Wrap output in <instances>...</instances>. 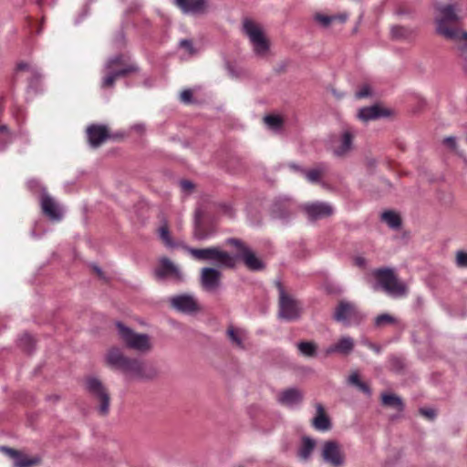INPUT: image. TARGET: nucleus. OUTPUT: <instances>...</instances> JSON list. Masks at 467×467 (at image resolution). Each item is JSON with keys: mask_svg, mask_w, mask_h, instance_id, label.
Wrapping results in <instances>:
<instances>
[{"mask_svg": "<svg viewBox=\"0 0 467 467\" xmlns=\"http://www.w3.org/2000/svg\"><path fill=\"white\" fill-rule=\"evenodd\" d=\"M436 31L446 39L458 44V48L467 66V33L456 25L461 20L460 8L456 5H440L436 6Z\"/></svg>", "mask_w": 467, "mask_h": 467, "instance_id": "1", "label": "nucleus"}, {"mask_svg": "<svg viewBox=\"0 0 467 467\" xmlns=\"http://www.w3.org/2000/svg\"><path fill=\"white\" fill-rule=\"evenodd\" d=\"M105 359L109 367L119 370L130 380L151 379L157 374L153 367L149 366L140 358L127 357L118 348H109Z\"/></svg>", "mask_w": 467, "mask_h": 467, "instance_id": "2", "label": "nucleus"}, {"mask_svg": "<svg viewBox=\"0 0 467 467\" xmlns=\"http://www.w3.org/2000/svg\"><path fill=\"white\" fill-rule=\"evenodd\" d=\"M185 250L196 260L211 262L219 267H234L235 258L229 253L221 250L219 247L192 248L186 246Z\"/></svg>", "mask_w": 467, "mask_h": 467, "instance_id": "3", "label": "nucleus"}, {"mask_svg": "<svg viewBox=\"0 0 467 467\" xmlns=\"http://www.w3.org/2000/svg\"><path fill=\"white\" fill-rule=\"evenodd\" d=\"M116 327L118 336L126 348L138 353H148L152 349V343L149 335L136 333L121 322H117Z\"/></svg>", "mask_w": 467, "mask_h": 467, "instance_id": "4", "label": "nucleus"}, {"mask_svg": "<svg viewBox=\"0 0 467 467\" xmlns=\"http://www.w3.org/2000/svg\"><path fill=\"white\" fill-rule=\"evenodd\" d=\"M373 275L389 295L399 297L407 294L406 285L398 279L392 269H376L373 271Z\"/></svg>", "mask_w": 467, "mask_h": 467, "instance_id": "5", "label": "nucleus"}, {"mask_svg": "<svg viewBox=\"0 0 467 467\" xmlns=\"http://www.w3.org/2000/svg\"><path fill=\"white\" fill-rule=\"evenodd\" d=\"M243 29L250 40L254 54L259 57H265L270 46L260 26L246 19L244 21Z\"/></svg>", "mask_w": 467, "mask_h": 467, "instance_id": "6", "label": "nucleus"}, {"mask_svg": "<svg viewBox=\"0 0 467 467\" xmlns=\"http://www.w3.org/2000/svg\"><path fill=\"white\" fill-rule=\"evenodd\" d=\"M86 389L99 402V413L102 416L108 415L110 397L103 383L96 377H89L86 379Z\"/></svg>", "mask_w": 467, "mask_h": 467, "instance_id": "7", "label": "nucleus"}, {"mask_svg": "<svg viewBox=\"0 0 467 467\" xmlns=\"http://www.w3.org/2000/svg\"><path fill=\"white\" fill-rule=\"evenodd\" d=\"M277 287L279 292V317L286 321L296 320L301 313L299 302L285 292L281 283H277Z\"/></svg>", "mask_w": 467, "mask_h": 467, "instance_id": "8", "label": "nucleus"}, {"mask_svg": "<svg viewBox=\"0 0 467 467\" xmlns=\"http://www.w3.org/2000/svg\"><path fill=\"white\" fill-rule=\"evenodd\" d=\"M334 319L346 326L358 324L364 318L363 314L357 306L349 301L342 300L338 303L334 312Z\"/></svg>", "mask_w": 467, "mask_h": 467, "instance_id": "9", "label": "nucleus"}, {"mask_svg": "<svg viewBox=\"0 0 467 467\" xmlns=\"http://www.w3.org/2000/svg\"><path fill=\"white\" fill-rule=\"evenodd\" d=\"M322 460L331 467H343L346 456L338 441L334 440L326 441L320 451Z\"/></svg>", "mask_w": 467, "mask_h": 467, "instance_id": "10", "label": "nucleus"}, {"mask_svg": "<svg viewBox=\"0 0 467 467\" xmlns=\"http://www.w3.org/2000/svg\"><path fill=\"white\" fill-rule=\"evenodd\" d=\"M222 273L213 267H203L201 270L200 283L202 288L209 293H214L221 287Z\"/></svg>", "mask_w": 467, "mask_h": 467, "instance_id": "11", "label": "nucleus"}, {"mask_svg": "<svg viewBox=\"0 0 467 467\" xmlns=\"http://www.w3.org/2000/svg\"><path fill=\"white\" fill-rule=\"evenodd\" d=\"M173 4L184 15L201 16L209 11V0H173Z\"/></svg>", "mask_w": 467, "mask_h": 467, "instance_id": "12", "label": "nucleus"}, {"mask_svg": "<svg viewBox=\"0 0 467 467\" xmlns=\"http://www.w3.org/2000/svg\"><path fill=\"white\" fill-rule=\"evenodd\" d=\"M355 132L350 128H345L339 137L333 140V153L337 157H343L352 149Z\"/></svg>", "mask_w": 467, "mask_h": 467, "instance_id": "13", "label": "nucleus"}, {"mask_svg": "<svg viewBox=\"0 0 467 467\" xmlns=\"http://www.w3.org/2000/svg\"><path fill=\"white\" fill-rule=\"evenodd\" d=\"M303 210L306 213L308 219L311 221L329 217L334 213V209L330 204L321 202L306 203L303 206Z\"/></svg>", "mask_w": 467, "mask_h": 467, "instance_id": "14", "label": "nucleus"}, {"mask_svg": "<svg viewBox=\"0 0 467 467\" xmlns=\"http://www.w3.org/2000/svg\"><path fill=\"white\" fill-rule=\"evenodd\" d=\"M170 303L172 308L184 314H192L199 309L196 299L191 295L172 296L170 298Z\"/></svg>", "mask_w": 467, "mask_h": 467, "instance_id": "15", "label": "nucleus"}, {"mask_svg": "<svg viewBox=\"0 0 467 467\" xmlns=\"http://www.w3.org/2000/svg\"><path fill=\"white\" fill-rule=\"evenodd\" d=\"M40 206L43 213L51 221L58 222L63 217V211L59 204L46 192L41 195Z\"/></svg>", "mask_w": 467, "mask_h": 467, "instance_id": "16", "label": "nucleus"}, {"mask_svg": "<svg viewBox=\"0 0 467 467\" xmlns=\"http://www.w3.org/2000/svg\"><path fill=\"white\" fill-rule=\"evenodd\" d=\"M154 274L158 278H165L171 276L177 281L183 279L180 269L167 257H162L159 261V265L154 270Z\"/></svg>", "mask_w": 467, "mask_h": 467, "instance_id": "17", "label": "nucleus"}, {"mask_svg": "<svg viewBox=\"0 0 467 467\" xmlns=\"http://www.w3.org/2000/svg\"><path fill=\"white\" fill-rule=\"evenodd\" d=\"M88 142L91 147L100 146L109 137L108 129L104 125H91L87 130Z\"/></svg>", "mask_w": 467, "mask_h": 467, "instance_id": "18", "label": "nucleus"}, {"mask_svg": "<svg viewBox=\"0 0 467 467\" xmlns=\"http://www.w3.org/2000/svg\"><path fill=\"white\" fill-rule=\"evenodd\" d=\"M0 450L5 451L8 456H10L14 460V467H32L38 462V459H29L27 456L13 449L7 447H0Z\"/></svg>", "mask_w": 467, "mask_h": 467, "instance_id": "19", "label": "nucleus"}, {"mask_svg": "<svg viewBox=\"0 0 467 467\" xmlns=\"http://www.w3.org/2000/svg\"><path fill=\"white\" fill-rule=\"evenodd\" d=\"M137 70V66H129L123 69L106 70V76L102 79L101 87L111 88L114 86V82L118 78L125 77L126 75L136 72Z\"/></svg>", "mask_w": 467, "mask_h": 467, "instance_id": "20", "label": "nucleus"}, {"mask_svg": "<svg viewBox=\"0 0 467 467\" xmlns=\"http://www.w3.org/2000/svg\"><path fill=\"white\" fill-rule=\"evenodd\" d=\"M294 209V203L289 198H280L276 200L273 205L272 213L275 217L280 219L287 218Z\"/></svg>", "mask_w": 467, "mask_h": 467, "instance_id": "21", "label": "nucleus"}, {"mask_svg": "<svg viewBox=\"0 0 467 467\" xmlns=\"http://www.w3.org/2000/svg\"><path fill=\"white\" fill-rule=\"evenodd\" d=\"M303 399L301 391L292 388L282 391L278 396V401L285 406L294 407L298 405Z\"/></svg>", "mask_w": 467, "mask_h": 467, "instance_id": "22", "label": "nucleus"}, {"mask_svg": "<svg viewBox=\"0 0 467 467\" xmlns=\"http://www.w3.org/2000/svg\"><path fill=\"white\" fill-rule=\"evenodd\" d=\"M354 340L350 337H341L337 343L329 346L326 350V356H329L333 353L348 354L353 350Z\"/></svg>", "mask_w": 467, "mask_h": 467, "instance_id": "23", "label": "nucleus"}, {"mask_svg": "<svg viewBox=\"0 0 467 467\" xmlns=\"http://www.w3.org/2000/svg\"><path fill=\"white\" fill-rule=\"evenodd\" d=\"M317 416L313 419V427L321 431H328L331 427L330 420L326 415L323 406L320 403L316 405Z\"/></svg>", "mask_w": 467, "mask_h": 467, "instance_id": "24", "label": "nucleus"}, {"mask_svg": "<svg viewBox=\"0 0 467 467\" xmlns=\"http://www.w3.org/2000/svg\"><path fill=\"white\" fill-rule=\"evenodd\" d=\"M387 115V112L377 105L362 108L358 113V119L366 122Z\"/></svg>", "mask_w": 467, "mask_h": 467, "instance_id": "25", "label": "nucleus"}, {"mask_svg": "<svg viewBox=\"0 0 467 467\" xmlns=\"http://www.w3.org/2000/svg\"><path fill=\"white\" fill-rule=\"evenodd\" d=\"M226 334L232 344L235 345L239 348H244V342L247 336L244 329L236 328L234 326H229Z\"/></svg>", "mask_w": 467, "mask_h": 467, "instance_id": "26", "label": "nucleus"}, {"mask_svg": "<svg viewBox=\"0 0 467 467\" xmlns=\"http://www.w3.org/2000/svg\"><path fill=\"white\" fill-rule=\"evenodd\" d=\"M33 74L27 79V92L37 94L43 91L42 79L43 75L40 69H34Z\"/></svg>", "mask_w": 467, "mask_h": 467, "instance_id": "27", "label": "nucleus"}, {"mask_svg": "<svg viewBox=\"0 0 467 467\" xmlns=\"http://www.w3.org/2000/svg\"><path fill=\"white\" fill-rule=\"evenodd\" d=\"M316 447V441L310 437H303L301 446L297 451V456L302 461H308Z\"/></svg>", "mask_w": 467, "mask_h": 467, "instance_id": "28", "label": "nucleus"}, {"mask_svg": "<svg viewBox=\"0 0 467 467\" xmlns=\"http://www.w3.org/2000/svg\"><path fill=\"white\" fill-rule=\"evenodd\" d=\"M241 257L245 265L253 271H258L264 268L263 262L258 257H256L251 249L246 250Z\"/></svg>", "mask_w": 467, "mask_h": 467, "instance_id": "29", "label": "nucleus"}, {"mask_svg": "<svg viewBox=\"0 0 467 467\" xmlns=\"http://www.w3.org/2000/svg\"><path fill=\"white\" fill-rule=\"evenodd\" d=\"M381 402L384 406L394 408L398 411H402L404 409L402 400L395 394L383 393L381 395Z\"/></svg>", "mask_w": 467, "mask_h": 467, "instance_id": "30", "label": "nucleus"}, {"mask_svg": "<svg viewBox=\"0 0 467 467\" xmlns=\"http://www.w3.org/2000/svg\"><path fill=\"white\" fill-rule=\"evenodd\" d=\"M326 171L327 166L325 164H320L312 170H302V176H304L309 182L314 183L319 182Z\"/></svg>", "mask_w": 467, "mask_h": 467, "instance_id": "31", "label": "nucleus"}, {"mask_svg": "<svg viewBox=\"0 0 467 467\" xmlns=\"http://www.w3.org/2000/svg\"><path fill=\"white\" fill-rule=\"evenodd\" d=\"M348 383L349 385L357 387L360 391L366 393L367 395H370L371 393L370 388L365 382L359 379V375L358 371H353L349 375L348 379Z\"/></svg>", "mask_w": 467, "mask_h": 467, "instance_id": "32", "label": "nucleus"}, {"mask_svg": "<svg viewBox=\"0 0 467 467\" xmlns=\"http://www.w3.org/2000/svg\"><path fill=\"white\" fill-rule=\"evenodd\" d=\"M129 66H135L134 64L128 65L125 63L123 56H115L108 60L105 65V70L123 69Z\"/></svg>", "mask_w": 467, "mask_h": 467, "instance_id": "33", "label": "nucleus"}, {"mask_svg": "<svg viewBox=\"0 0 467 467\" xmlns=\"http://www.w3.org/2000/svg\"><path fill=\"white\" fill-rule=\"evenodd\" d=\"M381 219L385 222L390 228L397 229L400 226L401 221L396 213L392 211L384 212L381 215Z\"/></svg>", "mask_w": 467, "mask_h": 467, "instance_id": "34", "label": "nucleus"}, {"mask_svg": "<svg viewBox=\"0 0 467 467\" xmlns=\"http://www.w3.org/2000/svg\"><path fill=\"white\" fill-rule=\"evenodd\" d=\"M297 348L305 357H315L317 354V346L314 342L301 341L297 343Z\"/></svg>", "mask_w": 467, "mask_h": 467, "instance_id": "35", "label": "nucleus"}, {"mask_svg": "<svg viewBox=\"0 0 467 467\" xmlns=\"http://www.w3.org/2000/svg\"><path fill=\"white\" fill-rule=\"evenodd\" d=\"M159 234H160L161 239L162 240V242L165 244L166 246H168V247L175 246V243L173 242V240L170 234L169 228H168V225L166 223L162 226L160 227Z\"/></svg>", "mask_w": 467, "mask_h": 467, "instance_id": "36", "label": "nucleus"}, {"mask_svg": "<svg viewBox=\"0 0 467 467\" xmlns=\"http://www.w3.org/2000/svg\"><path fill=\"white\" fill-rule=\"evenodd\" d=\"M265 123L272 130H277L282 126V119L275 115H267L264 118Z\"/></svg>", "mask_w": 467, "mask_h": 467, "instance_id": "37", "label": "nucleus"}, {"mask_svg": "<svg viewBox=\"0 0 467 467\" xmlns=\"http://www.w3.org/2000/svg\"><path fill=\"white\" fill-rule=\"evenodd\" d=\"M0 140H3L4 142L0 144V150H5L6 145L12 140L11 133L9 132V130L7 126L1 125L0 126Z\"/></svg>", "mask_w": 467, "mask_h": 467, "instance_id": "38", "label": "nucleus"}, {"mask_svg": "<svg viewBox=\"0 0 467 467\" xmlns=\"http://www.w3.org/2000/svg\"><path fill=\"white\" fill-rule=\"evenodd\" d=\"M226 244L236 248L240 252V256H242L246 250L250 249L244 244V243L242 240L237 238H228L226 240Z\"/></svg>", "mask_w": 467, "mask_h": 467, "instance_id": "39", "label": "nucleus"}, {"mask_svg": "<svg viewBox=\"0 0 467 467\" xmlns=\"http://www.w3.org/2000/svg\"><path fill=\"white\" fill-rule=\"evenodd\" d=\"M455 265L459 268H467V251H465V250L456 251Z\"/></svg>", "mask_w": 467, "mask_h": 467, "instance_id": "40", "label": "nucleus"}, {"mask_svg": "<svg viewBox=\"0 0 467 467\" xmlns=\"http://www.w3.org/2000/svg\"><path fill=\"white\" fill-rule=\"evenodd\" d=\"M336 16H327L323 14H317L315 20L324 27H327L332 22L337 20Z\"/></svg>", "mask_w": 467, "mask_h": 467, "instance_id": "41", "label": "nucleus"}, {"mask_svg": "<svg viewBox=\"0 0 467 467\" xmlns=\"http://www.w3.org/2000/svg\"><path fill=\"white\" fill-rule=\"evenodd\" d=\"M395 322L393 317L389 314H381L375 318V326L376 327H383L388 324H392Z\"/></svg>", "mask_w": 467, "mask_h": 467, "instance_id": "42", "label": "nucleus"}, {"mask_svg": "<svg viewBox=\"0 0 467 467\" xmlns=\"http://www.w3.org/2000/svg\"><path fill=\"white\" fill-rule=\"evenodd\" d=\"M20 346L26 351H31L34 346V339L29 334H24L19 339Z\"/></svg>", "mask_w": 467, "mask_h": 467, "instance_id": "43", "label": "nucleus"}, {"mask_svg": "<svg viewBox=\"0 0 467 467\" xmlns=\"http://www.w3.org/2000/svg\"><path fill=\"white\" fill-rule=\"evenodd\" d=\"M34 69H39V67L26 61H19L16 67V71H27L30 75L33 74Z\"/></svg>", "mask_w": 467, "mask_h": 467, "instance_id": "44", "label": "nucleus"}, {"mask_svg": "<svg viewBox=\"0 0 467 467\" xmlns=\"http://www.w3.org/2000/svg\"><path fill=\"white\" fill-rule=\"evenodd\" d=\"M179 46L181 48H183L189 55H194L196 53L192 42L189 39L181 40Z\"/></svg>", "mask_w": 467, "mask_h": 467, "instance_id": "45", "label": "nucleus"}, {"mask_svg": "<svg viewBox=\"0 0 467 467\" xmlns=\"http://www.w3.org/2000/svg\"><path fill=\"white\" fill-rule=\"evenodd\" d=\"M371 95V88L368 85H363L357 92H356V98L357 99H364L367 97H369Z\"/></svg>", "mask_w": 467, "mask_h": 467, "instance_id": "46", "label": "nucleus"}, {"mask_svg": "<svg viewBox=\"0 0 467 467\" xmlns=\"http://www.w3.org/2000/svg\"><path fill=\"white\" fill-rule=\"evenodd\" d=\"M353 261H354L355 265L359 267V268H361V269H365L366 266H367V260L362 255H356L353 258Z\"/></svg>", "mask_w": 467, "mask_h": 467, "instance_id": "47", "label": "nucleus"}, {"mask_svg": "<svg viewBox=\"0 0 467 467\" xmlns=\"http://www.w3.org/2000/svg\"><path fill=\"white\" fill-rule=\"evenodd\" d=\"M192 92L191 89H185L181 93V100L183 103L189 104L192 102Z\"/></svg>", "mask_w": 467, "mask_h": 467, "instance_id": "48", "label": "nucleus"}, {"mask_svg": "<svg viewBox=\"0 0 467 467\" xmlns=\"http://www.w3.org/2000/svg\"><path fill=\"white\" fill-rule=\"evenodd\" d=\"M420 413L429 420H433L436 416V412L433 409H420Z\"/></svg>", "mask_w": 467, "mask_h": 467, "instance_id": "49", "label": "nucleus"}, {"mask_svg": "<svg viewBox=\"0 0 467 467\" xmlns=\"http://www.w3.org/2000/svg\"><path fill=\"white\" fill-rule=\"evenodd\" d=\"M443 143L451 148V150H456L457 148V141L456 138L453 136L447 137L443 140Z\"/></svg>", "mask_w": 467, "mask_h": 467, "instance_id": "50", "label": "nucleus"}, {"mask_svg": "<svg viewBox=\"0 0 467 467\" xmlns=\"http://www.w3.org/2000/svg\"><path fill=\"white\" fill-rule=\"evenodd\" d=\"M363 344L368 347V348H370L371 350H373L375 353L377 354H379L381 352V347L379 346V345H376L368 340H364L363 341Z\"/></svg>", "mask_w": 467, "mask_h": 467, "instance_id": "51", "label": "nucleus"}, {"mask_svg": "<svg viewBox=\"0 0 467 467\" xmlns=\"http://www.w3.org/2000/svg\"><path fill=\"white\" fill-rule=\"evenodd\" d=\"M222 210H223V213L225 215H227V216H229V217H231V218H233V217L234 216V209H233V207H232L231 205H229V204H223V205L222 206Z\"/></svg>", "mask_w": 467, "mask_h": 467, "instance_id": "52", "label": "nucleus"}, {"mask_svg": "<svg viewBox=\"0 0 467 467\" xmlns=\"http://www.w3.org/2000/svg\"><path fill=\"white\" fill-rule=\"evenodd\" d=\"M227 69L232 78H239L242 75L241 70L235 69L233 66L228 65Z\"/></svg>", "mask_w": 467, "mask_h": 467, "instance_id": "53", "label": "nucleus"}, {"mask_svg": "<svg viewBox=\"0 0 467 467\" xmlns=\"http://www.w3.org/2000/svg\"><path fill=\"white\" fill-rule=\"evenodd\" d=\"M404 28L401 26H393L391 28V34L394 37H400L403 35Z\"/></svg>", "mask_w": 467, "mask_h": 467, "instance_id": "54", "label": "nucleus"}, {"mask_svg": "<svg viewBox=\"0 0 467 467\" xmlns=\"http://www.w3.org/2000/svg\"><path fill=\"white\" fill-rule=\"evenodd\" d=\"M181 186L184 191H191L193 188V184L190 181H182Z\"/></svg>", "mask_w": 467, "mask_h": 467, "instance_id": "55", "label": "nucleus"}, {"mask_svg": "<svg viewBox=\"0 0 467 467\" xmlns=\"http://www.w3.org/2000/svg\"><path fill=\"white\" fill-rule=\"evenodd\" d=\"M289 167H290L293 171H295L296 172H298V173H300V174L302 175V170H304L302 167H300V166H298V165H296V164H295V163H290V164H289Z\"/></svg>", "mask_w": 467, "mask_h": 467, "instance_id": "56", "label": "nucleus"}, {"mask_svg": "<svg viewBox=\"0 0 467 467\" xmlns=\"http://www.w3.org/2000/svg\"><path fill=\"white\" fill-rule=\"evenodd\" d=\"M337 16V20H339L342 23H345L347 21V19H348V16L345 15V14L344 15H338Z\"/></svg>", "mask_w": 467, "mask_h": 467, "instance_id": "57", "label": "nucleus"}, {"mask_svg": "<svg viewBox=\"0 0 467 467\" xmlns=\"http://www.w3.org/2000/svg\"><path fill=\"white\" fill-rule=\"evenodd\" d=\"M194 237L198 240H202V239L205 238V236L202 234H201L197 231L194 232Z\"/></svg>", "mask_w": 467, "mask_h": 467, "instance_id": "58", "label": "nucleus"}, {"mask_svg": "<svg viewBox=\"0 0 467 467\" xmlns=\"http://www.w3.org/2000/svg\"><path fill=\"white\" fill-rule=\"evenodd\" d=\"M133 129L138 131H142L144 130V126L142 124H137L133 126Z\"/></svg>", "mask_w": 467, "mask_h": 467, "instance_id": "59", "label": "nucleus"}, {"mask_svg": "<svg viewBox=\"0 0 467 467\" xmlns=\"http://www.w3.org/2000/svg\"><path fill=\"white\" fill-rule=\"evenodd\" d=\"M94 269H95V271H96L99 275H101V270H100V268H99V267H95Z\"/></svg>", "mask_w": 467, "mask_h": 467, "instance_id": "60", "label": "nucleus"}, {"mask_svg": "<svg viewBox=\"0 0 467 467\" xmlns=\"http://www.w3.org/2000/svg\"><path fill=\"white\" fill-rule=\"evenodd\" d=\"M37 182L36 181H29L28 184L32 186L33 184H36Z\"/></svg>", "mask_w": 467, "mask_h": 467, "instance_id": "61", "label": "nucleus"}]
</instances>
